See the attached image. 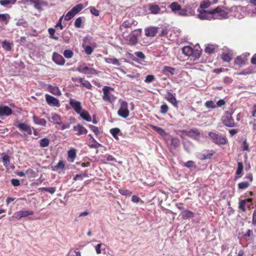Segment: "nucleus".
Masks as SVG:
<instances>
[{
	"mask_svg": "<svg viewBox=\"0 0 256 256\" xmlns=\"http://www.w3.org/2000/svg\"><path fill=\"white\" fill-rule=\"evenodd\" d=\"M232 111H226L222 117V122L226 126L232 128L237 126V124L234 122L232 116Z\"/></svg>",
	"mask_w": 256,
	"mask_h": 256,
	"instance_id": "obj_1",
	"label": "nucleus"
},
{
	"mask_svg": "<svg viewBox=\"0 0 256 256\" xmlns=\"http://www.w3.org/2000/svg\"><path fill=\"white\" fill-rule=\"evenodd\" d=\"M219 7H217L214 9L210 10H201L198 14V17L200 20H210V15L214 14L216 13L220 14L222 12Z\"/></svg>",
	"mask_w": 256,
	"mask_h": 256,
	"instance_id": "obj_2",
	"label": "nucleus"
},
{
	"mask_svg": "<svg viewBox=\"0 0 256 256\" xmlns=\"http://www.w3.org/2000/svg\"><path fill=\"white\" fill-rule=\"evenodd\" d=\"M208 136L212 140L214 143L218 145H224L228 142L226 136L216 134L214 132H209Z\"/></svg>",
	"mask_w": 256,
	"mask_h": 256,
	"instance_id": "obj_3",
	"label": "nucleus"
},
{
	"mask_svg": "<svg viewBox=\"0 0 256 256\" xmlns=\"http://www.w3.org/2000/svg\"><path fill=\"white\" fill-rule=\"evenodd\" d=\"M118 114L124 118H127L130 115V111L128 108V103L122 100L120 102V108L118 111Z\"/></svg>",
	"mask_w": 256,
	"mask_h": 256,
	"instance_id": "obj_4",
	"label": "nucleus"
},
{
	"mask_svg": "<svg viewBox=\"0 0 256 256\" xmlns=\"http://www.w3.org/2000/svg\"><path fill=\"white\" fill-rule=\"evenodd\" d=\"M83 8L84 6L82 4H76L65 16L64 20L67 21L70 20L76 14L80 12Z\"/></svg>",
	"mask_w": 256,
	"mask_h": 256,
	"instance_id": "obj_5",
	"label": "nucleus"
},
{
	"mask_svg": "<svg viewBox=\"0 0 256 256\" xmlns=\"http://www.w3.org/2000/svg\"><path fill=\"white\" fill-rule=\"evenodd\" d=\"M77 70L80 73L90 75H97L100 73V72L96 69L84 65L79 66L77 68Z\"/></svg>",
	"mask_w": 256,
	"mask_h": 256,
	"instance_id": "obj_6",
	"label": "nucleus"
},
{
	"mask_svg": "<svg viewBox=\"0 0 256 256\" xmlns=\"http://www.w3.org/2000/svg\"><path fill=\"white\" fill-rule=\"evenodd\" d=\"M34 212L32 210H20L14 213L11 218H16V219H20L22 218H26L28 216H32Z\"/></svg>",
	"mask_w": 256,
	"mask_h": 256,
	"instance_id": "obj_7",
	"label": "nucleus"
},
{
	"mask_svg": "<svg viewBox=\"0 0 256 256\" xmlns=\"http://www.w3.org/2000/svg\"><path fill=\"white\" fill-rule=\"evenodd\" d=\"M69 104L76 114L79 113L82 110L81 102L74 98H70L69 99Z\"/></svg>",
	"mask_w": 256,
	"mask_h": 256,
	"instance_id": "obj_8",
	"label": "nucleus"
},
{
	"mask_svg": "<svg viewBox=\"0 0 256 256\" xmlns=\"http://www.w3.org/2000/svg\"><path fill=\"white\" fill-rule=\"evenodd\" d=\"M110 87L104 86L102 88L103 91V96H102V100L110 103H112L114 101V100L112 98V95L111 94L110 92Z\"/></svg>",
	"mask_w": 256,
	"mask_h": 256,
	"instance_id": "obj_9",
	"label": "nucleus"
},
{
	"mask_svg": "<svg viewBox=\"0 0 256 256\" xmlns=\"http://www.w3.org/2000/svg\"><path fill=\"white\" fill-rule=\"evenodd\" d=\"M45 98L46 100L48 105L56 107L60 106V101L58 98L48 94L45 95Z\"/></svg>",
	"mask_w": 256,
	"mask_h": 256,
	"instance_id": "obj_10",
	"label": "nucleus"
},
{
	"mask_svg": "<svg viewBox=\"0 0 256 256\" xmlns=\"http://www.w3.org/2000/svg\"><path fill=\"white\" fill-rule=\"evenodd\" d=\"M159 28L155 26H149L144 29L145 35L148 37H154L157 34Z\"/></svg>",
	"mask_w": 256,
	"mask_h": 256,
	"instance_id": "obj_11",
	"label": "nucleus"
},
{
	"mask_svg": "<svg viewBox=\"0 0 256 256\" xmlns=\"http://www.w3.org/2000/svg\"><path fill=\"white\" fill-rule=\"evenodd\" d=\"M52 60L57 64L60 66L64 65L66 61L62 56L58 54V52H54L52 54Z\"/></svg>",
	"mask_w": 256,
	"mask_h": 256,
	"instance_id": "obj_12",
	"label": "nucleus"
},
{
	"mask_svg": "<svg viewBox=\"0 0 256 256\" xmlns=\"http://www.w3.org/2000/svg\"><path fill=\"white\" fill-rule=\"evenodd\" d=\"M12 114V110L8 106H0V118L5 116H9Z\"/></svg>",
	"mask_w": 256,
	"mask_h": 256,
	"instance_id": "obj_13",
	"label": "nucleus"
},
{
	"mask_svg": "<svg viewBox=\"0 0 256 256\" xmlns=\"http://www.w3.org/2000/svg\"><path fill=\"white\" fill-rule=\"evenodd\" d=\"M136 30L132 32L128 36L127 40H128V44L130 46H136L138 43V38L134 32Z\"/></svg>",
	"mask_w": 256,
	"mask_h": 256,
	"instance_id": "obj_14",
	"label": "nucleus"
},
{
	"mask_svg": "<svg viewBox=\"0 0 256 256\" xmlns=\"http://www.w3.org/2000/svg\"><path fill=\"white\" fill-rule=\"evenodd\" d=\"M73 130L77 132L76 134L77 136H80L85 134L88 133V130L82 124H78L73 127Z\"/></svg>",
	"mask_w": 256,
	"mask_h": 256,
	"instance_id": "obj_15",
	"label": "nucleus"
},
{
	"mask_svg": "<svg viewBox=\"0 0 256 256\" xmlns=\"http://www.w3.org/2000/svg\"><path fill=\"white\" fill-rule=\"evenodd\" d=\"M165 98L171 103L174 107H178V101L175 97L174 94H173L170 92H168L167 94L165 96Z\"/></svg>",
	"mask_w": 256,
	"mask_h": 256,
	"instance_id": "obj_16",
	"label": "nucleus"
},
{
	"mask_svg": "<svg viewBox=\"0 0 256 256\" xmlns=\"http://www.w3.org/2000/svg\"><path fill=\"white\" fill-rule=\"evenodd\" d=\"M180 216L182 220H187L194 218V214L190 210H186L180 212Z\"/></svg>",
	"mask_w": 256,
	"mask_h": 256,
	"instance_id": "obj_17",
	"label": "nucleus"
},
{
	"mask_svg": "<svg viewBox=\"0 0 256 256\" xmlns=\"http://www.w3.org/2000/svg\"><path fill=\"white\" fill-rule=\"evenodd\" d=\"M252 201V198H248L240 201L238 208L242 212H246V210L245 208L246 203L251 204Z\"/></svg>",
	"mask_w": 256,
	"mask_h": 256,
	"instance_id": "obj_18",
	"label": "nucleus"
},
{
	"mask_svg": "<svg viewBox=\"0 0 256 256\" xmlns=\"http://www.w3.org/2000/svg\"><path fill=\"white\" fill-rule=\"evenodd\" d=\"M47 90L55 96H60L62 94L59 88L56 86H53L51 84H48L47 87Z\"/></svg>",
	"mask_w": 256,
	"mask_h": 256,
	"instance_id": "obj_19",
	"label": "nucleus"
},
{
	"mask_svg": "<svg viewBox=\"0 0 256 256\" xmlns=\"http://www.w3.org/2000/svg\"><path fill=\"white\" fill-rule=\"evenodd\" d=\"M186 135L190 137L198 139L200 136V132L196 128L190 129L186 132Z\"/></svg>",
	"mask_w": 256,
	"mask_h": 256,
	"instance_id": "obj_20",
	"label": "nucleus"
},
{
	"mask_svg": "<svg viewBox=\"0 0 256 256\" xmlns=\"http://www.w3.org/2000/svg\"><path fill=\"white\" fill-rule=\"evenodd\" d=\"M16 126L22 131L27 132L29 134H32V130L30 126L25 123H20L16 125Z\"/></svg>",
	"mask_w": 256,
	"mask_h": 256,
	"instance_id": "obj_21",
	"label": "nucleus"
},
{
	"mask_svg": "<svg viewBox=\"0 0 256 256\" xmlns=\"http://www.w3.org/2000/svg\"><path fill=\"white\" fill-rule=\"evenodd\" d=\"M215 152L214 150H205L203 154H200L199 158L200 160L210 158L214 154Z\"/></svg>",
	"mask_w": 256,
	"mask_h": 256,
	"instance_id": "obj_22",
	"label": "nucleus"
},
{
	"mask_svg": "<svg viewBox=\"0 0 256 256\" xmlns=\"http://www.w3.org/2000/svg\"><path fill=\"white\" fill-rule=\"evenodd\" d=\"M88 136L90 138L89 146L90 148H97L101 146V144L96 142L91 134H89Z\"/></svg>",
	"mask_w": 256,
	"mask_h": 256,
	"instance_id": "obj_23",
	"label": "nucleus"
},
{
	"mask_svg": "<svg viewBox=\"0 0 256 256\" xmlns=\"http://www.w3.org/2000/svg\"><path fill=\"white\" fill-rule=\"evenodd\" d=\"M78 114L84 120L88 122L92 121L91 116L88 111L82 110V111Z\"/></svg>",
	"mask_w": 256,
	"mask_h": 256,
	"instance_id": "obj_24",
	"label": "nucleus"
},
{
	"mask_svg": "<svg viewBox=\"0 0 256 256\" xmlns=\"http://www.w3.org/2000/svg\"><path fill=\"white\" fill-rule=\"evenodd\" d=\"M33 120L35 124L45 126L46 124V121L44 118H40L39 117L34 115L32 116Z\"/></svg>",
	"mask_w": 256,
	"mask_h": 256,
	"instance_id": "obj_25",
	"label": "nucleus"
},
{
	"mask_svg": "<svg viewBox=\"0 0 256 256\" xmlns=\"http://www.w3.org/2000/svg\"><path fill=\"white\" fill-rule=\"evenodd\" d=\"M148 6L150 11L152 14H158L160 12V6L157 4H149Z\"/></svg>",
	"mask_w": 256,
	"mask_h": 256,
	"instance_id": "obj_26",
	"label": "nucleus"
},
{
	"mask_svg": "<svg viewBox=\"0 0 256 256\" xmlns=\"http://www.w3.org/2000/svg\"><path fill=\"white\" fill-rule=\"evenodd\" d=\"M150 127L154 130L156 132L161 136H164L166 135V131L162 128L158 127L153 124H150Z\"/></svg>",
	"mask_w": 256,
	"mask_h": 256,
	"instance_id": "obj_27",
	"label": "nucleus"
},
{
	"mask_svg": "<svg viewBox=\"0 0 256 256\" xmlns=\"http://www.w3.org/2000/svg\"><path fill=\"white\" fill-rule=\"evenodd\" d=\"M104 60L106 63L112 64L116 66H119L120 65V62L119 60L115 58H104Z\"/></svg>",
	"mask_w": 256,
	"mask_h": 256,
	"instance_id": "obj_28",
	"label": "nucleus"
},
{
	"mask_svg": "<svg viewBox=\"0 0 256 256\" xmlns=\"http://www.w3.org/2000/svg\"><path fill=\"white\" fill-rule=\"evenodd\" d=\"M184 54L187 56H191L194 54V50L190 46H185L182 48Z\"/></svg>",
	"mask_w": 256,
	"mask_h": 256,
	"instance_id": "obj_29",
	"label": "nucleus"
},
{
	"mask_svg": "<svg viewBox=\"0 0 256 256\" xmlns=\"http://www.w3.org/2000/svg\"><path fill=\"white\" fill-rule=\"evenodd\" d=\"M2 160L4 166H8L10 164V157L4 152L2 154Z\"/></svg>",
	"mask_w": 256,
	"mask_h": 256,
	"instance_id": "obj_30",
	"label": "nucleus"
},
{
	"mask_svg": "<svg viewBox=\"0 0 256 256\" xmlns=\"http://www.w3.org/2000/svg\"><path fill=\"white\" fill-rule=\"evenodd\" d=\"M80 84L81 86L84 87L87 89L92 90V86L88 80H85L84 78H80Z\"/></svg>",
	"mask_w": 256,
	"mask_h": 256,
	"instance_id": "obj_31",
	"label": "nucleus"
},
{
	"mask_svg": "<svg viewBox=\"0 0 256 256\" xmlns=\"http://www.w3.org/2000/svg\"><path fill=\"white\" fill-rule=\"evenodd\" d=\"M232 54L231 52H222L221 56L222 59L228 62H230L232 60Z\"/></svg>",
	"mask_w": 256,
	"mask_h": 256,
	"instance_id": "obj_32",
	"label": "nucleus"
},
{
	"mask_svg": "<svg viewBox=\"0 0 256 256\" xmlns=\"http://www.w3.org/2000/svg\"><path fill=\"white\" fill-rule=\"evenodd\" d=\"M170 8L172 10V12H176L177 11H179L181 10V6L177 2H173L170 5Z\"/></svg>",
	"mask_w": 256,
	"mask_h": 256,
	"instance_id": "obj_33",
	"label": "nucleus"
},
{
	"mask_svg": "<svg viewBox=\"0 0 256 256\" xmlns=\"http://www.w3.org/2000/svg\"><path fill=\"white\" fill-rule=\"evenodd\" d=\"M51 118L54 124L58 125L62 124V122H61V118L58 114H52Z\"/></svg>",
	"mask_w": 256,
	"mask_h": 256,
	"instance_id": "obj_34",
	"label": "nucleus"
},
{
	"mask_svg": "<svg viewBox=\"0 0 256 256\" xmlns=\"http://www.w3.org/2000/svg\"><path fill=\"white\" fill-rule=\"evenodd\" d=\"M10 16L8 14H0V22H4L7 24L10 19Z\"/></svg>",
	"mask_w": 256,
	"mask_h": 256,
	"instance_id": "obj_35",
	"label": "nucleus"
},
{
	"mask_svg": "<svg viewBox=\"0 0 256 256\" xmlns=\"http://www.w3.org/2000/svg\"><path fill=\"white\" fill-rule=\"evenodd\" d=\"M234 64L238 66H242L246 64V59L242 56H238L234 60Z\"/></svg>",
	"mask_w": 256,
	"mask_h": 256,
	"instance_id": "obj_36",
	"label": "nucleus"
},
{
	"mask_svg": "<svg viewBox=\"0 0 256 256\" xmlns=\"http://www.w3.org/2000/svg\"><path fill=\"white\" fill-rule=\"evenodd\" d=\"M132 26V22H131L130 20H127L124 22L120 26V30H123V28H130Z\"/></svg>",
	"mask_w": 256,
	"mask_h": 256,
	"instance_id": "obj_37",
	"label": "nucleus"
},
{
	"mask_svg": "<svg viewBox=\"0 0 256 256\" xmlns=\"http://www.w3.org/2000/svg\"><path fill=\"white\" fill-rule=\"evenodd\" d=\"M49 144L50 140L46 138H43L40 140V144L42 148L48 146Z\"/></svg>",
	"mask_w": 256,
	"mask_h": 256,
	"instance_id": "obj_38",
	"label": "nucleus"
},
{
	"mask_svg": "<svg viewBox=\"0 0 256 256\" xmlns=\"http://www.w3.org/2000/svg\"><path fill=\"white\" fill-rule=\"evenodd\" d=\"M65 166V164L64 162L62 160H60L59 161V162H58V164L53 166V170H63Z\"/></svg>",
	"mask_w": 256,
	"mask_h": 256,
	"instance_id": "obj_39",
	"label": "nucleus"
},
{
	"mask_svg": "<svg viewBox=\"0 0 256 256\" xmlns=\"http://www.w3.org/2000/svg\"><path fill=\"white\" fill-rule=\"evenodd\" d=\"M68 156L69 158L72 159V162H74V160L76 157V150L74 148H72L68 152Z\"/></svg>",
	"mask_w": 256,
	"mask_h": 256,
	"instance_id": "obj_40",
	"label": "nucleus"
},
{
	"mask_svg": "<svg viewBox=\"0 0 256 256\" xmlns=\"http://www.w3.org/2000/svg\"><path fill=\"white\" fill-rule=\"evenodd\" d=\"M120 132V130L118 128H113L110 130V132L112 136L116 140H118V134Z\"/></svg>",
	"mask_w": 256,
	"mask_h": 256,
	"instance_id": "obj_41",
	"label": "nucleus"
},
{
	"mask_svg": "<svg viewBox=\"0 0 256 256\" xmlns=\"http://www.w3.org/2000/svg\"><path fill=\"white\" fill-rule=\"evenodd\" d=\"M2 46L6 51H10L12 50V46L10 43L6 40L2 42Z\"/></svg>",
	"mask_w": 256,
	"mask_h": 256,
	"instance_id": "obj_42",
	"label": "nucleus"
},
{
	"mask_svg": "<svg viewBox=\"0 0 256 256\" xmlns=\"http://www.w3.org/2000/svg\"><path fill=\"white\" fill-rule=\"evenodd\" d=\"M211 4V2L209 0H204L202 1L200 4V8L205 9L208 8Z\"/></svg>",
	"mask_w": 256,
	"mask_h": 256,
	"instance_id": "obj_43",
	"label": "nucleus"
},
{
	"mask_svg": "<svg viewBox=\"0 0 256 256\" xmlns=\"http://www.w3.org/2000/svg\"><path fill=\"white\" fill-rule=\"evenodd\" d=\"M42 192H50L51 194H53L56 192V188L55 187H50V188H41L39 189Z\"/></svg>",
	"mask_w": 256,
	"mask_h": 256,
	"instance_id": "obj_44",
	"label": "nucleus"
},
{
	"mask_svg": "<svg viewBox=\"0 0 256 256\" xmlns=\"http://www.w3.org/2000/svg\"><path fill=\"white\" fill-rule=\"evenodd\" d=\"M204 106L208 108H216V105L212 100L206 101L204 104Z\"/></svg>",
	"mask_w": 256,
	"mask_h": 256,
	"instance_id": "obj_45",
	"label": "nucleus"
},
{
	"mask_svg": "<svg viewBox=\"0 0 256 256\" xmlns=\"http://www.w3.org/2000/svg\"><path fill=\"white\" fill-rule=\"evenodd\" d=\"M64 55L67 58H70L73 56L74 52L70 50H66L64 51Z\"/></svg>",
	"mask_w": 256,
	"mask_h": 256,
	"instance_id": "obj_46",
	"label": "nucleus"
},
{
	"mask_svg": "<svg viewBox=\"0 0 256 256\" xmlns=\"http://www.w3.org/2000/svg\"><path fill=\"white\" fill-rule=\"evenodd\" d=\"M48 32L52 38L54 39L55 40H58V36H54L56 30L54 28H49L48 30Z\"/></svg>",
	"mask_w": 256,
	"mask_h": 256,
	"instance_id": "obj_47",
	"label": "nucleus"
},
{
	"mask_svg": "<svg viewBox=\"0 0 256 256\" xmlns=\"http://www.w3.org/2000/svg\"><path fill=\"white\" fill-rule=\"evenodd\" d=\"M250 186L249 182H240L238 184V188L239 189H246Z\"/></svg>",
	"mask_w": 256,
	"mask_h": 256,
	"instance_id": "obj_48",
	"label": "nucleus"
},
{
	"mask_svg": "<svg viewBox=\"0 0 256 256\" xmlns=\"http://www.w3.org/2000/svg\"><path fill=\"white\" fill-rule=\"evenodd\" d=\"M119 192L123 195L126 196H130L132 194V192L127 189H119Z\"/></svg>",
	"mask_w": 256,
	"mask_h": 256,
	"instance_id": "obj_49",
	"label": "nucleus"
},
{
	"mask_svg": "<svg viewBox=\"0 0 256 256\" xmlns=\"http://www.w3.org/2000/svg\"><path fill=\"white\" fill-rule=\"evenodd\" d=\"M164 72H169L171 74L173 75L174 74L175 68L170 66H166L164 68Z\"/></svg>",
	"mask_w": 256,
	"mask_h": 256,
	"instance_id": "obj_50",
	"label": "nucleus"
},
{
	"mask_svg": "<svg viewBox=\"0 0 256 256\" xmlns=\"http://www.w3.org/2000/svg\"><path fill=\"white\" fill-rule=\"evenodd\" d=\"M172 144L174 147L177 148L180 146V141L177 138H172Z\"/></svg>",
	"mask_w": 256,
	"mask_h": 256,
	"instance_id": "obj_51",
	"label": "nucleus"
},
{
	"mask_svg": "<svg viewBox=\"0 0 256 256\" xmlns=\"http://www.w3.org/2000/svg\"><path fill=\"white\" fill-rule=\"evenodd\" d=\"M204 50L206 53L210 54L214 52V48L212 45H208L206 47Z\"/></svg>",
	"mask_w": 256,
	"mask_h": 256,
	"instance_id": "obj_52",
	"label": "nucleus"
},
{
	"mask_svg": "<svg viewBox=\"0 0 256 256\" xmlns=\"http://www.w3.org/2000/svg\"><path fill=\"white\" fill-rule=\"evenodd\" d=\"M88 127L95 134L96 136L100 134V130L97 126L93 125H88Z\"/></svg>",
	"mask_w": 256,
	"mask_h": 256,
	"instance_id": "obj_53",
	"label": "nucleus"
},
{
	"mask_svg": "<svg viewBox=\"0 0 256 256\" xmlns=\"http://www.w3.org/2000/svg\"><path fill=\"white\" fill-rule=\"evenodd\" d=\"M90 12L94 16H98L100 15V12L94 6H90L89 8Z\"/></svg>",
	"mask_w": 256,
	"mask_h": 256,
	"instance_id": "obj_54",
	"label": "nucleus"
},
{
	"mask_svg": "<svg viewBox=\"0 0 256 256\" xmlns=\"http://www.w3.org/2000/svg\"><path fill=\"white\" fill-rule=\"evenodd\" d=\"M243 170V164L242 162H238V168L236 171V174L239 175L241 174Z\"/></svg>",
	"mask_w": 256,
	"mask_h": 256,
	"instance_id": "obj_55",
	"label": "nucleus"
},
{
	"mask_svg": "<svg viewBox=\"0 0 256 256\" xmlns=\"http://www.w3.org/2000/svg\"><path fill=\"white\" fill-rule=\"evenodd\" d=\"M168 110V106L166 104H163L160 106V112L162 114H166Z\"/></svg>",
	"mask_w": 256,
	"mask_h": 256,
	"instance_id": "obj_56",
	"label": "nucleus"
},
{
	"mask_svg": "<svg viewBox=\"0 0 256 256\" xmlns=\"http://www.w3.org/2000/svg\"><path fill=\"white\" fill-rule=\"evenodd\" d=\"M82 23V20L81 18H78L74 22V26L76 28H80L81 26Z\"/></svg>",
	"mask_w": 256,
	"mask_h": 256,
	"instance_id": "obj_57",
	"label": "nucleus"
},
{
	"mask_svg": "<svg viewBox=\"0 0 256 256\" xmlns=\"http://www.w3.org/2000/svg\"><path fill=\"white\" fill-rule=\"evenodd\" d=\"M154 80V76L153 75H148L146 79L144 80V82L146 83H150L152 82H153Z\"/></svg>",
	"mask_w": 256,
	"mask_h": 256,
	"instance_id": "obj_58",
	"label": "nucleus"
},
{
	"mask_svg": "<svg viewBox=\"0 0 256 256\" xmlns=\"http://www.w3.org/2000/svg\"><path fill=\"white\" fill-rule=\"evenodd\" d=\"M248 144L246 140L244 139L242 142V150L249 151Z\"/></svg>",
	"mask_w": 256,
	"mask_h": 256,
	"instance_id": "obj_59",
	"label": "nucleus"
},
{
	"mask_svg": "<svg viewBox=\"0 0 256 256\" xmlns=\"http://www.w3.org/2000/svg\"><path fill=\"white\" fill-rule=\"evenodd\" d=\"M194 162L192 160H188L187 162H185L184 164V166H186L188 168H191L194 167Z\"/></svg>",
	"mask_w": 256,
	"mask_h": 256,
	"instance_id": "obj_60",
	"label": "nucleus"
},
{
	"mask_svg": "<svg viewBox=\"0 0 256 256\" xmlns=\"http://www.w3.org/2000/svg\"><path fill=\"white\" fill-rule=\"evenodd\" d=\"M84 50L87 54H90L93 52V48L91 46H88L86 47Z\"/></svg>",
	"mask_w": 256,
	"mask_h": 256,
	"instance_id": "obj_61",
	"label": "nucleus"
},
{
	"mask_svg": "<svg viewBox=\"0 0 256 256\" xmlns=\"http://www.w3.org/2000/svg\"><path fill=\"white\" fill-rule=\"evenodd\" d=\"M11 183L14 186H20V182L18 179L12 178L11 180Z\"/></svg>",
	"mask_w": 256,
	"mask_h": 256,
	"instance_id": "obj_62",
	"label": "nucleus"
},
{
	"mask_svg": "<svg viewBox=\"0 0 256 256\" xmlns=\"http://www.w3.org/2000/svg\"><path fill=\"white\" fill-rule=\"evenodd\" d=\"M252 225L256 226V209L254 210L252 217Z\"/></svg>",
	"mask_w": 256,
	"mask_h": 256,
	"instance_id": "obj_63",
	"label": "nucleus"
},
{
	"mask_svg": "<svg viewBox=\"0 0 256 256\" xmlns=\"http://www.w3.org/2000/svg\"><path fill=\"white\" fill-rule=\"evenodd\" d=\"M250 124L252 126V130L254 132H256V119H254Z\"/></svg>",
	"mask_w": 256,
	"mask_h": 256,
	"instance_id": "obj_64",
	"label": "nucleus"
}]
</instances>
